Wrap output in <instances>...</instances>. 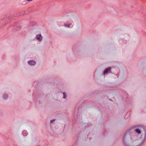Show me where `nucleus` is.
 <instances>
[{"label":"nucleus","instance_id":"obj_1","mask_svg":"<svg viewBox=\"0 0 146 146\" xmlns=\"http://www.w3.org/2000/svg\"><path fill=\"white\" fill-rule=\"evenodd\" d=\"M36 38L39 41H40L42 40V37L40 34H38L36 35Z\"/></svg>","mask_w":146,"mask_h":146},{"label":"nucleus","instance_id":"obj_2","mask_svg":"<svg viewBox=\"0 0 146 146\" xmlns=\"http://www.w3.org/2000/svg\"><path fill=\"white\" fill-rule=\"evenodd\" d=\"M111 68L109 67L107 68L104 71V74H107V73H110L111 70Z\"/></svg>","mask_w":146,"mask_h":146},{"label":"nucleus","instance_id":"obj_5","mask_svg":"<svg viewBox=\"0 0 146 146\" xmlns=\"http://www.w3.org/2000/svg\"><path fill=\"white\" fill-rule=\"evenodd\" d=\"M3 97L4 99H6L7 98L8 96L7 95L5 94L3 95Z\"/></svg>","mask_w":146,"mask_h":146},{"label":"nucleus","instance_id":"obj_4","mask_svg":"<svg viewBox=\"0 0 146 146\" xmlns=\"http://www.w3.org/2000/svg\"><path fill=\"white\" fill-rule=\"evenodd\" d=\"M135 132L138 134H140L141 131L140 129H135Z\"/></svg>","mask_w":146,"mask_h":146},{"label":"nucleus","instance_id":"obj_6","mask_svg":"<svg viewBox=\"0 0 146 146\" xmlns=\"http://www.w3.org/2000/svg\"><path fill=\"white\" fill-rule=\"evenodd\" d=\"M71 25V24H69V25H66V24H64V26L65 27H70V26Z\"/></svg>","mask_w":146,"mask_h":146},{"label":"nucleus","instance_id":"obj_7","mask_svg":"<svg viewBox=\"0 0 146 146\" xmlns=\"http://www.w3.org/2000/svg\"><path fill=\"white\" fill-rule=\"evenodd\" d=\"M63 94H64V98H65L66 97V95H65V94L64 93H63Z\"/></svg>","mask_w":146,"mask_h":146},{"label":"nucleus","instance_id":"obj_8","mask_svg":"<svg viewBox=\"0 0 146 146\" xmlns=\"http://www.w3.org/2000/svg\"><path fill=\"white\" fill-rule=\"evenodd\" d=\"M55 121V119H53L50 121V123H52Z\"/></svg>","mask_w":146,"mask_h":146},{"label":"nucleus","instance_id":"obj_3","mask_svg":"<svg viewBox=\"0 0 146 146\" xmlns=\"http://www.w3.org/2000/svg\"><path fill=\"white\" fill-rule=\"evenodd\" d=\"M28 63L31 65H34L36 64V62L34 60H30L28 62Z\"/></svg>","mask_w":146,"mask_h":146}]
</instances>
